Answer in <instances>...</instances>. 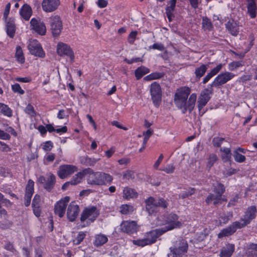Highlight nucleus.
Segmentation results:
<instances>
[{
  "label": "nucleus",
  "mask_w": 257,
  "mask_h": 257,
  "mask_svg": "<svg viewBox=\"0 0 257 257\" xmlns=\"http://www.w3.org/2000/svg\"><path fill=\"white\" fill-rule=\"evenodd\" d=\"M165 224L166 226L164 228H161V230L165 231V232L174 228L180 227L182 225L181 222L179 220L178 216L174 213H171L168 215L165 220Z\"/></svg>",
  "instance_id": "nucleus-9"
},
{
  "label": "nucleus",
  "mask_w": 257,
  "mask_h": 257,
  "mask_svg": "<svg viewBox=\"0 0 257 257\" xmlns=\"http://www.w3.org/2000/svg\"><path fill=\"white\" fill-rule=\"evenodd\" d=\"M87 182L91 185L103 186L110 185L113 180L110 175L102 172H94L92 169H86Z\"/></svg>",
  "instance_id": "nucleus-2"
},
{
  "label": "nucleus",
  "mask_w": 257,
  "mask_h": 257,
  "mask_svg": "<svg viewBox=\"0 0 257 257\" xmlns=\"http://www.w3.org/2000/svg\"><path fill=\"white\" fill-rule=\"evenodd\" d=\"M247 257H257V244H252L247 249L246 252Z\"/></svg>",
  "instance_id": "nucleus-42"
},
{
  "label": "nucleus",
  "mask_w": 257,
  "mask_h": 257,
  "mask_svg": "<svg viewBox=\"0 0 257 257\" xmlns=\"http://www.w3.org/2000/svg\"><path fill=\"white\" fill-rule=\"evenodd\" d=\"M99 211L96 207L91 206L85 208L81 213L80 221L83 224L82 227L89 226L99 215Z\"/></svg>",
  "instance_id": "nucleus-3"
},
{
  "label": "nucleus",
  "mask_w": 257,
  "mask_h": 257,
  "mask_svg": "<svg viewBox=\"0 0 257 257\" xmlns=\"http://www.w3.org/2000/svg\"><path fill=\"white\" fill-rule=\"evenodd\" d=\"M53 148V144L51 141L46 142L43 146V149L45 151H50Z\"/></svg>",
  "instance_id": "nucleus-62"
},
{
  "label": "nucleus",
  "mask_w": 257,
  "mask_h": 257,
  "mask_svg": "<svg viewBox=\"0 0 257 257\" xmlns=\"http://www.w3.org/2000/svg\"><path fill=\"white\" fill-rule=\"evenodd\" d=\"M10 8H11V4L9 3H8L7 5H6V7L5 8V11L4 13V18L5 20H7L8 18V16L10 13Z\"/></svg>",
  "instance_id": "nucleus-63"
},
{
  "label": "nucleus",
  "mask_w": 257,
  "mask_h": 257,
  "mask_svg": "<svg viewBox=\"0 0 257 257\" xmlns=\"http://www.w3.org/2000/svg\"><path fill=\"white\" fill-rule=\"evenodd\" d=\"M225 27L229 33L236 36L239 33V28L237 24L233 21H229L225 24Z\"/></svg>",
  "instance_id": "nucleus-29"
},
{
  "label": "nucleus",
  "mask_w": 257,
  "mask_h": 257,
  "mask_svg": "<svg viewBox=\"0 0 257 257\" xmlns=\"http://www.w3.org/2000/svg\"><path fill=\"white\" fill-rule=\"evenodd\" d=\"M243 65V64L242 61H233L228 64V67L229 70L233 71Z\"/></svg>",
  "instance_id": "nucleus-47"
},
{
  "label": "nucleus",
  "mask_w": 257,
  "mask_h": 257,
  "mask_svg": "<svg viewBox=\"0 0 257 257\" xmlns=\"http://www.w3.org/2000/svg\"><path fill=\"white\" fill-rule=\"evenodd\" d=\"M3 197V195L0 193V217H2L3 215H7V211L5 209L2 207L1 204L5 203L6 205H9L11 204L9 200L4 199Z\"/></svg>",
  "instance_id": "nucleus-41"
},
{
  "label": "nucleus",
  "mask_w": 257,
  "mask_h": 257,
  "mask_svg": "<svg viewBox=\"0 0 257 257\" xmlns=\"http://www.w3.org/2000/svg\"><path fill=\"white\" fill-rule=\"evenodd\" d=\"M255 212L256 207L255 206H252L248 208L243 217L238 221L239 223L242 224L243 227L248 224L250 220L254 218Z\"/></svg>",
  "instance_id": "nucleus-22"
},
{
  "label": "nucleus",
  "mask_w": 257,
  "mask_h": 257,
  "mask_svg": "<svg viewBox=\"0 0 257 257\" xmlns=\"http://www.w3.org/2000/svg\"><path fill=\"white\" fill-rule=\"evenodd\" d=\"M233 155L235 161L238 163H242L245 161V157L237 152H233Z\"/></svg>",
  "instance_id": "nucleus-50"
},
{
  "label": "nucleus",
  "mask_w": 257,
  "mask_h": 257,
  "mask_svg": "<svg viewBox=\"0 0 257 257\" xmlns=\"http://www.w3.org/2000/svg\"><path fill=\"white\" fill-rule=\"evenodd\" d=\"M176 4V0H169L166 9V14L169 21H171V18L173 16V12L175 10Z\"/></svg>",
  "instance_id": "nucleus-33"
},
{
  "label": "nucleus",
  "mask_w": 257,
  "mask_h": 257,
  "mask_svg": "<svg viewBox=\"0 0 257 257\" xmlns=\"http://www.w3.org/2000/svg\"><path fill=\"white\" fill-rule=\"evenodd\" d=\"M195 193V189L193 188H190L188 189L183 191L180 195L179 196L182 198H185L189 196L192 195Z\"/></svg>",
  "instance_id": "nucleus-52"
},
{
  "label": "nucleus",
  "mask_w": 257,
  "mask_h": 257,
  "mask_svg": "<svg viewBox=\"0 0 257 257\" xmlns=\"http://www.w3.org/2000/svg\"><path fill=\"white\" fill-rule=\"evenodd\" d=\"M20 14L24 20L28 21L30 19L32 15V10L29 5L25 4L21 8Z\"/></svg>",
  "instance_id": "nucleus-26"
},
{
  "label": "nucleus",
  "mask_w": 257,
  "mask_h": 257,
  "mask_svg": "<svg viewBox=\"0 0 257 257\" xmlns=\"http://www.w3.org/2000/svg\"><path fill=\"white\" fill-rule=\"evenodd\" d=\"M207 69V66L204 64H202L200 67L196 68L194 72L196 77L200 79L204 75Z\"/></svg>",
  "instance_id": "nucleus-38"
},
{
  "label": "nucleus",
  "mask_w": 257,
  "mask_h": 257,
  "mask_svg": "<svg viewBox=\"0 0 257 257\" xmlns=\"http://www.w3.org/2000/svg\"><path fill=\"white\" fill-rule=\"evenodd\" d=\"M202 25L203 28L205 30H211L212 28V25L210 20L207 18H203L202 20Z\"/></svg>",
  "instance_id": "nucleus-49"
},
{
  "label": "nucleus",
  "mask_w": 257,
  "mask_h": 257,
  "mask_svg": "<svg viewBox=\"0 0 257 257\" xmlns=\"http://www.w3.org/2000/svg\"><path fill=\"white\" fill-rule=\"evenodd\" d=\"M77 171L76 166L72 165H64L59 167L57 172L58 176L61 179H64Z\"/></svg>",
  "instance_id": "nucleus-15"
},
{
  "label": "nucleus",
  "mask_w": 257,
  "mask_h": 257,
  "mask_svg": "<svg viewBox=\"0 0 257 257\" xmlns=\"http://www.w3.org/2000/svg\"><path fill=\"white\" fill-rule=\"evenodd\" d=\"M0 114L10 117L13 115V111L8 105L0 102Z\"/></svg>",
  "instance_id": "nucleus-34"
},
{
  "label": "nucleus",
  "mask_w": 257,
  "mask_h": 257,
  "mask_svg": "<svg viewBox=\"0 0 257 257\" xmlns=\"http://www.w3.org/2000/svg\"><path fill=\"white\" fill-rule=\"evenodd\" d=\"M15 57L19 63L23 64L25 62V59L24 53L22 48L20 46H17L16 47Z\"/></svg>",
  "instance_id": "nucleus-36"
},
{
  "label": "nucleus",
  "mask_w": 257,
  "mask_h": 257,
  "mask_svg": "<svg viewBox=\"0 0 257 257\" xmlns=\"http://www.w3.org/2000/svg\"><path fill=\"white\" fill-rule=\"evenodd\" d=\"M220 151L222 152L221 158L224 162H227L230 160L231 153L229 148H221Z\"/></svg>",
  "instance_id": "nucleus-37"
},
{
  "label": "nucleus",
  "mask_w": 257,
  "mask_h": 257,
  "mask_svg": "<svg viewBox=\"0 0 257 257\" xmlns=\"http://www.w3.org/2000/svg\"><path fill=\"white\" fill-rule=\"evenodd\" d=\"M57 52L60 56H66L69 58L70 62L74 61V53L70 47L67 44L59 42L57 46Z\"/></svg>",
  "instance_id": "nucleus-10"
},
{
  "label": "nucleus",
  "mask_w": 257,
  "mask_h": 257,
  "mask_svg": "<svg viewBox=\"0 0 257 257\" xmlns=\"http://www.w3.org/2000/svg\"><path fill=\"white\" fill-rule=\"evenodd\" d=\"M217 160V156L214 154H210L208 159L207 168L210 169Z\"/></svg>",
  "instance_id": "nucleus-51"
},
{
  "label": "nucleus",
  "mask_w": 257,
  "mask_h": 257,
  "mask_svg": "<svg viewBox=\"0 0 257 257\" xmlns=\"http://www.w3.org/2000/svg\"><path fill=\"white\" fill-rule=\"evenodd\" d=\"M224 139L222 138L216 137L212 141V144L214 147H219L222 144Z\"/></svg>",
  "instance_id": "nucleus-57"
},
{
  "label": "nucleus",
  "mask_w": 257,
  "mask_h": 257,
  "mask_svg": "<svg viewBox=\"0 0 257 257\" xmlns=\"http://www.w3.org/2000/svg\"><path fill=\"white\" fill-rule=\"evenodd\" d=\"M100 160V159H95L94 158H89L87 156L83 157L81 158V163L86 166H93Z\"/></svg>",
  "instance_id": "nucleus-35"
},
{
  "label": "nucleus",
  "mask_w": 257,
  "mask_h": 257,
  "mask_svg": "<svg viewBox=\"0 0 257 257\" xmlns=\"http://www.w3.org/2000/svg\"><path fill=\"white\" fill-rule=\"evenodd\" d=\"M6 20V31L8 35L11 38H13L15 33L16 27L14 19L10 18Z\"/></svg>",
  "instance_id": "nucleus-25"
},
{
  "label": "nucleus",
  "mask_w": 257,
  "mask_h": 257,
  "mask_svg": "<svg viewBox=\"0 0 257 257\" xmlns=\"http://www.w3.org/2000/svg\"><path fill=\"white\" fill-rule=\"evenodd\" d=\"M12 89L14 92L18 93L20 94H23L25 92L18 83L13 85L12 86Z\"/></svg>",
  "instance_id": "nucleus-55"
},
{
  "label": "nucleus",
  "mask_w": 257,
  "mask_h": 257,
  "mask_svg": "<svg viewBox=\"0 0 257 257\" xmlns=\"http://www.w3.org/2000/svg\"><path fill=\"white\" fill-rule=\"evenodd\" d=\"M134 207L133 206L127 204L122 205L120 207V212L123 214H127L133 212Z\"/></svg>",
  "instance_id": "nucleus-44"
},
{
  "label": "nucleus",
  "mask_w": 257,
  "mask_h": 257,
  "mask_svg": "<svg viewBox=\"0 0 257 257\" xmlns=\"http://www.w3.org/2000/svg\"><path fill=\"white\" fill-rule=\"evenodd\" d=\"M175 167L174 165L172 164H168L166 165L165 167L163 169H161V170L164 171L167 174H171L174 173L175 171Z\"/></svg>",
  "instance_id": "nucleus-53"
},
{
  "label": "nucleus",
  "mask_w": 257,
  "mask_h": 257,
  "mask_svg": "<svg viewBox=\"0 0 257 257\" xmlns=\"http://www.w3.org/2000/svg\"><path fill=\"white\" fill-rule=\"evenodd\" d=\"M39 181L41 184H44V187L48 191H50L53 188L55 182L56 178L54 175L49 173L47 178L44 176H40L39 178Z\"/></svg>",
  "instance_id": "nucleus-18"
},
{
  "label": "nucleus",
  "mask_w": 257,
  "mask_h": 257,
  "mask_svg": "<svg viewBox=\"0 0 257 257\" xmlns=\"http://www.w3.org/2000/svg\"><path fill=\"white\" fill-rule=\"evenodd\" d=\"M242 224L239 222L235 221L232 223L230 226L222 229L218 234V237L222 238L224 236H227L232 234L237 229L242 228Z\"/></svg>",
  "instance_id": "nucleus-17"
},
{
  "label": "nucleus",
  "mask_w": 257,
  "mask_h": 257,
  "mask_svg": "<svg viewBox=\"0 0 257 257\" xmlns=\"http://www.w3.org/2000/svg\"><path fill=\"white\" fill-rule=\"evenodd\" d=\"M163 76V74L162 73L155 72L153 73L150 75H147L144 78V79L147 81H150L154 79L161 78Z\"/></svg>",
  "instance_id": "nucleus-46"
},
{
  "label": "nucleus",
  "mask_w": 257,
  "mask_h": 257,
  "mask_svg": "<svg viewBox=\"0 0 257 257\" xmlns=\"http://www.w3.org/2000/svg\"><path fill=\"white\" fill-rule=\"evenodd\" d=\"M86 235L85 232L80 231L77 236L73 239V243L78 245L81 243Z\"/></svg>",
  "instance_id": "nucleus-45"
},
{
  "label": "nucleus",
  "mask_w": 257,
  "mask_h": 257,
  "mask_svg": "<svg viewBox=\"0 0 257 257\" xmlns=\"http://www.w3.org/2000/svg\"><path fill=\"white\" fill-rule=\"evenodd\" d=\"M223 67L222 64H219L212 69L210 72L208 73L207 75L204 77L203 79L202 83L203 84H206L208 81L214 76L217 74L221 69Z\"/></svg>",
  "instance_id": "nucleus-27"
},
{
  "label": "nucleus",
  "mask_w": 257,
  "mask_h": 257,
  "mask_svg": "<svg viewBox=\"0 0 257 257\" xmlns=\"http://www.w3.org/2000/svg\"><path fill=\"white\" fill-rule=\"evenodd\" d=\"M188 247L186 240L181 239L177 241L174 247L170 248V252L168 254V257H182L187 252Z\"/></svg>",
  "instance_id": "nucleus-5"
},
{
  "label": "nucleus",
  "mask_w": 257,
  "mask_h": 257,
  "mask_svg": "<svg viewBox=\"0 0 257 257\" xmlns=\"http://www.w3.org/2000/svg\"><path fill=\"white\" fill-rule=\"evenodd\" d=\"M28 48L32 55L41 58H44L45 56V53L42 46L36 40H30Z\"/></svg>",
  "instance_id": "nucleus-11"
},
{
  "label": "nucleus",
  "mask_w": 257,
  "mask_h": 257,
  "mask_svg": "<svg viewBox=\"0 0 257 257\" xmlns=\"http://www.w3.org/2000/svg\"><path fill=\"white\" fill-rule=\"evenodd\" d=\"M123 178L127 180L134 179L135 173L133 171L127 170L123 173Z\"/></svg>",
  "instance_id": "nucleus-56"
},
{
  "label": "nucleus",
  "mask_w": 257,
  "mask_h": 257,
  "mask_svg": "<svg viewBox=\"0 0 257 257\" xmlns=\"http://www.w3.org/2000/svg\"><path fill=\"white\" fill-rule=\"evenodd\" d=\"M50 29L53 36H58L62 30V23L58 15H53L49 18Z\"/></svg>",
  "instance_id": "nucleus-8"
},
{
  "label": "nucleus",
  "mask_w": 257,
  "mask_h": 257,
  "mask_svg": "<svg viewBox=\"0 0 257 257\" xmlns=\"http://www.w3.org/2000/svg\"><path fill=\"white\" fill-rule=\"evenodd\" d=\"M149 202H154L157 207H161L163 208H166L168 205L167 201L162 198H154L152 197L149 198Z\"/></svg>",
  "instance_id": "nucleus-31"
},
{
  "label": "nucleus",
  "mask_w": 257,
  "mask_h": 257,
  "mask_svg": "<svg viewBox=\"0 0 257 257\" xmlns=\"http://www.w3.org/2000/svg\"><path fill=\"white\" fill-rule=\"evenodd\" d=\"M225 191L224 185L221 183H217L216 185L214 186L213 192L214 193L210 194L206 199V202L209 204L212 202L214 205L221 204L222 201H226L222 198V194Z\"/></svg>",
  "instance_id": "nucleus-4"
},
{
  "label": "nucleus",
  "mask_w": 257,
  "mask_h": 257,
  "mask_svg": "<svg viewBox=\"0 0 257 257\" xmlns=\"http://www.w3.org/2000/svg\"><path fill=\"white\" fill-rule=\"evenodd\" d=\"M69 201L70 197L69 196H66L57 202L54 208L55 214L58 215L60 217H62L65 214L66 206Z\"/></svg>",
  "instance_id": "nucleus-16"
},
{
  "label": "nucleus",
  "mask_w": 257,
  "mask_h": 257,
  "mask_svg": "<svg viewBox=\"0 0 257 257\" xmlns=\"http://www.w3.org/2000/svg\"><path fill=\"white\" fill-rule=\"evenodd\" d=\"M34 182L30 179L26 187V191L24 197V204L26 206L30 205L32 196L34 193Z\"/></svg>",
  "instance_id": "nucleus-21"
},
{
  "label": "nucleus",
  "mask_w": 257,
  "mask_h": 257,
  "mask_svg": "<svg viewBox=\"0 0 257 257\" xmlns=\"http://www.w3.org/2000/svg\"><path fill=\"white\" fill-rule=\"evenodd\" d=\"M25 111L26 113L32 116H34L35 115V112L34 107L32 105L30 104L26 106Z\"/></svg>",
  "instance_id": "nucleus-58"
},
{
  "label": "nucleus",
  "mask_w": 257,
  "mask_h": 257,
  "mask_svg": "<svg viewBox=\"0 0 257 257\" xmlns=\"http://www.w3.org/2000/svg\"><path fill=\"white\" fill-rule=\"evenodd\" d=\"M149 48L156 49L161 51L165 50V47L162 43H155L152 46H150Z\"/></svg>",
  "instance_id": "nucleus-59"
},
{
  "label": "nucleus",
  "mask_w": 257,
  "mask_h": 257,
  "mask_svg": "<svg viewBox=\"0 0 257 257\" xmlns=\"http://www.w3.org/2000/svg\"><path fill=\"white\" fill-rule=\"evenodd\" d=\"M256 7L255 2L251 1L248 5L247 12L251 18H254L256 17Z\"/></svg>",
  "instance_id": "nucleus-39"
},
{
  "label": "nucleus",
  "mask_w": 257,
  "mask_h": 257,
  "mask_svg": "<svg viewBox=\"0 0 257 257\" xmlns=\"http://www.w3.org/2000/svg\"><path fill=\"white\" fill-rule=\"evenodd\" d=\"M148 241H149L148 240H147L144 236L142 239L133 240V243L135 245L143 247L147 245H150Z\"/></svg>",
  "instance_id": "nucleus-48"
},
{
  "label": "nucleus",
  "mask_w": 257,
  "mask_h": 257,
  "mask_svg": "<svg viewBox=\"0 0 257 257\" xmlns=\"http://www.w3.org/2000/svg\"><path fill=\"white\" fill-rule=\"evenodd\" d=\"M149 70L145 67H139L135 71V75L137 79H140L144 75L148 73Z\"/></svg>",
  "instance_id": "nucleus-40"
},
{
  "label": "nucleus",
  "mask_w": 257,
  "mask_h": 257,
  "mask_svg": "<svg viewBox=\"0 0 257 257\" xmlns=\"http://www.w3.org/2000/svg\"><path fill=\"white\" fill-rule=\"evenodd\" d=\"M108 241L107 237L103 234L100 233L95 235L93 244L96 247L102 246Z\"/></svg>",
  "instance_id": "nucleus-28"
},
{
  "label": "nucleus",
  "mask_w": 257,
  "mask_h": 257,
  "mask_svg": "<svg viewBox=\"0 0 257 257\" xmlns=\"http://www.w3.org/2000/svg\"><path fill=\"white\" fill-rule=\"evenodd\" d=\"M164 233H165V231L162 230L161 229H157L147 232L145 237L148 240L149 244H151L155 242L157 238Z\"/></svg>",
  "instance_id": "nucleus-23"
},
{
  "label": "nucleus",
  "mask_w": 257,
  "mask_h": 257,
  "mask_svg": "<svg viewBox=\"0 0 257 257\" xmlns=\"http://www.w3.org/2000/svg\"><path fill=\"white\" fill-rule=\"evenodd\" d=\"M60 5V0H43L41 4L43 11L46 13L55 11Z\"/></svg>",
  "instance_id": "nucleus-14"
},
{
  "label": "nucleus",
  "mask_w": 257,
  "mask_h": 257,
  "mask_svg": "<svg viewBox=\"0 0 257 257\" xmlns=\"http://www.w3.org/2000/svg\"><path fill=\"white\" fill-rule=\"evenodd\" d=\"M153 131L151 130H148L147 132H144L143 133V135L145 136L143 143L144 145H146L149 139L151 136V135L153 134Z\"/></svg>",
  "instance_id": "nucleus-60"
},
{
  "label": "nucleus",
  "mask_w": 257,
  "mask_h": 257,
  "mask_svg": "<svg viewBox=\"0 0 257 257\" xmlns=\"http://www.w3.org/2000/svg\"><path fill=\"white\" fill-rule=\"evenodd\" d=\"M139 226L135 221H123L120 225L121 231L128 234H133L138 230Z\"/></svg>",
  "instance_id": "nucleus-13"
},
{
  "label": "nucleus",
  "mask_w": 257,
  "mask_h": 257,
  "mask_svg": "<svg viewBox=\"0 0 257 257\" xmlns=\"http://www.w3.org/2000/svg\"><path fill=\"white\" fill-rule=\"evenodd\" d=\"M150 92L154 105L158 106L162 98V92L160 85L156 82L153 83L151 85Z\"/></svg>",
  "instance_id": "nucleus-12"
},
{
  "label": "nucleus",
  "mask_w": 257,
  "mask_h": 257,
  "mask_svg": "<svg viewBox=\"0 0 257 257\" xmlns=\"http://www.w3.org/2000/svg\"><path fill=\"white\" fill-rule=\"evenodd\" d=\"M138 34V32L136 31H132L128 36L127 41L130 44H134Z\"/></svg>",
  "instance_id": "nucleus-54"
},
{
  "label": "nucleus",
  "mask_w": 257,
  "mask_h": 257,
  "mask_svg": "<svg viewBox=\"0 0 257 257\" xmlns=\"http://www.w3.org/2000/svg\"><path fill=\"white\" fill-rule=\"evenodd\" d=\"M235 76L234 74L228 71L220 73L209 85L212 87V88L214 87H219L232 79Z\"/></svg>",
  "instance_id": "nucleus-7"
},
{
  "label": "nucleus",
  "mask_w": 257,
  "mask_h": 257,
  "mask_svg": "<svg viewBox=\"0 0 257 257\" xmlns=\"http://www.w3.org/2000/svg\"><path fill=\"white\" fill-rule=\"evenodd\" d=\"M86 175V169L75 175L70 181L71 185H76L81 182L83 178Z\"/></svg>",
  "instance_id": "nucleus-32"
},
{
  "label": "nucleus",
  "mask_w": 257,
  "mask_h": 257,
  "mask_svg": "<svg viewBox=\"0 0 257 257\" xmlns=\"http://www.w3.org/2000/svg\"><path fill=\"white\" fill-rule=\"evenodd\" d=\"M212 93L213 88L208 85V88L205 89L201 92L200 95L197 101V107L199 114L201 115H202L205 113V111L202 110V109L210 100L211 98L210 95L212 94Z\"/></svg>",
  "instance_id": "nucleus-6"
},
{
  "label": "nucleus",
  "mask_w": 257,
  "mask_h": 257,
  "mask_svg": "<svg viewBox=\"0 0 257 257\" xmlns=\"http://www.w3.org/2000/svg\"><path fill=\"white\" fill-rule=\"evenodd\" d=\"M235 250L233 244L227 243L224 246L220 252L219 257H230Z\"/></svg>",
  "instance_id": "nucleus-24"
},
{
  "label": "nucleus",
  "mask_w": 257,
  "mask_h": 257,
  "mask_svg": "<svg viewBox=\"0 0 257 257\" xmlns=\"http://www.w3.org/2000/svg\"><path fill=\"white\" fill-rule=\"evenodd\" d=\"M146 210L148 211L150 214H152L157 209V205H155L154 202H151L152 203H150L149 202V198L146 200Z\"/></svg>",
  "instance_id": "nucleus-43"
},
{
  "label": "nucleus",
  "mask_w": 257,
  "mask_h": 257,
  "mask_svg": "<svg viewBox=\"0 0 257 257\" xmlns=\"http://www.w3.org/2000/svg\"><path fill=\"white\" fill-rule=\"evenodd\" d=\"M137 196L138 193L134 189L126 187L123 189L122 197L126 200L137 198Z\"/></svg>",
  "instance_id": "nucleus-30"
},
{
  "label": "nucleus",
  "mask_w": 257,
  "mask_h": 257,
  "mask_svg": "<svg viewBox=\"0 0 257 257\" xmlns=\"http://www.w3.org/2000/svg\"><path fill=\"white\" fill-rule=\"evenodd\" d=\"M10 136L9 134L5 133L4 131L0 130V139L3 140H9Z\"/></svg>",
  "instance_id": "nucleus-64"
},
{
  "label": "nucleus",
  "mask_w": 257,
  "mask_h": 257,
  "mask_svg": "<svg viewBox=\"0 0 257 257\" xmlns=\"http://www.w3.org/2000/svg\"><path fill=\"white\" fill-rule=\"evenodd\" d=\"M79 212V206L76 202H72L68 206L67 211V216L68 220L70 221H73L77 217Z\"/></svg>",
  "instance_id": "nucleus-20"
},
{
  "label": "nucleus",
  "mask_w": 257,
  "mask_h": 257,
  "mask_svg": "<svg viewBox=\"0 0 257 257\" xmlns=\"http://www.w3.org/2000/svg\"><path fill=\"white\" fill-rule=\"evenodd\" d=\"M40 200V196L37 194L35 195L32 201V206L33 207H39Z\"/></svg>",
  "instance_id": "nucleus-61"
},
{
  "label": "nucleus",
  "mask_w": 257,
  "mask_h": 257,
  "mask_svg": "<svg viewBox=\"0 0 257 257\" xmlns=\"http://www.w3.org/2000/svg\"><path fill=\"white\" fill-rule=\"evenodd\" d=\"M191 90L188 87H182L177 90L175 95L174 101L178 109L181 110L182 113L187 111L191 113L193 110L197 98L195 93H192L187 101Z\"/></svg>",
  "instance_id": "nucleus-1"
},
{
  "label": "nucleus",
  "mask_w": 257,
  "mask_h": 257,
  "mask_svg": "<svg viewBox=\"0 0 257 257\" xmlns=\"http://www.w3.org/2000/svg\"><path fill=\"white\" fill-rule=\"evenodd\" d=\"M31 29L35 31L40 35H44L46 32V28L45 24L35 18H33L30 22Z\"/></svg>",
  "instance_id": "nucleus-19"
}]
</instances>
